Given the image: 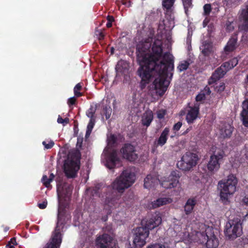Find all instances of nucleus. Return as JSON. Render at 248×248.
Masks as SVG:
<instances>
[{
  "label": "nucleus",
  "mask_w": 248,
  "mask_h": 248,
  "mask_svg": "<svg viewBox=\"0 0 248 248\" xmlns=\"http://www.w3.org/2000/svg\"><path fill=\"white\" fill-rule=\"evenodd\" d=\"M167 110L165 109H160L156 111L157 118L160 120L164 118L165 116L167 114Z\"/></svg>",
  "instance_id": "58836bf2"
},
{
  "label": "nucleus",
  "mask_w": 248,
  "mask_h": 248,
  "mask_svg": "<svg viewBox=\"0 0 248 248\" xmlns=\"http://www.w3.org/2000/svg\"><path fill=\"white\" fill-rule=\"evenodd\" d=\"M185 13L186 15H188L189 10L192 9L194 5L193 4V0H181Z\"/></svg>",
  "instance_id": "2f4dec72"
},
{
  "label": "nucleus",
  "mask_w": 248,
  "mask_h": 248,
  "mask_svg": "<svg viewBox=\"0 0 248 248\" xmlns=\"http://www.w3.org/2000/svg\"><path fill=\"white\" fill-rule=\"evenodd\" d=\"M113 238L110 235L104 233L98 236L95 239L96 248H112Z\"/></svg>",
  "instance_id": "f3484780"
},
{
  "label": "nucleus",
  "mask_w": 248,
  "mask_h": 248,
  "mask_svg": "<svg viewBox=\"0 0 248 248\" xmlns=\"http://www.w3.org/2000/svg\"><path fill=\"white\" fill-rule=\"evenodd\" d=\"M190 63H181L180 64L178 65L177 68L180 72H182L185 70H186L188 67Z\"/></svg>",
  "instance_id": "79ce46f5"
},
{
  "label": "nucleus",
  "mask_w": 248,
  "mask_h": 248,
  "mask_svg": "<svg viewBox=\"0 0 248 248\" xmlns=\"http://www.w3.org/2000/svg\"><path fill=\"white\" fill-rule=\"evenodd\" d=\"M182 125V123L181 122H178L174 124L172 129L174 131H178L180 130Z\"/></svg>",
  "instance_id": "864d4df0"
},
{
  "label": "nucleus",
  "mask_w": 248,
  "mask_h": 248,
  "mask_svg": "<svg viewBox=\"0 0 248 248\" xmlns=\"http://www.w3.org/2000/svg\"><path fill=\"white\" fill-rule=\"evenodd\" d=\"M175 0H162V6L165 10V18L169 21L174 19L173 6Z\"/></svg>",
  "instance_id": "aec40b11"
},
{
  "label": "nucleus",
  "mask_w": 248,
  "mask_h": 248,
  "mask_svg": "<svg viewBox=\"0 0 248 248\" xmlns=\"http://www.w3.org/2000/svg\"><path fill=\"white\" fill-rule=\"evenodd\" d=\"M185 109L186 112V120L188 124H193L200 114V104L197 102L193 104L188 103Z\"/></svg>",
  "instance_id": "f8f14e48"
},
{
  "label": "nucleus",
  "mask_w": 248,
  "mask_h": 248,
  "mask_svg": "<svg viewBox=\"0 0 248 248\" xmlns=\"http://www.w3.org/2000/svg\"><path fill=\"white\" fill-rule=\"evenodd\" d=\"M155 31L153 29H150L149 31V33L148 34V37L143 38V39H149V42L153 43L154 42L153 39L155 37Z\"/></svg>",
  "instance_id": "a19ab883"
},
{
  "label": "nucleus",
  "mask_w": 248,
  "mask_h": 248,
  "mask_svg": "<svg viewBox=\"0 0 248 248\" xmlns=\"http://www.w3.org/2000/svg\"><path fill=\"white\" fill-rule=\"evenodd\" d=\"M236 1L238 2V0H224L223 2V4L225 5L226 7L231 8L235 7L236 5H238V4L235 3Z\"/></svg>",
  "instance_id": "e433bc0d"
},
{
  "label": "nucleus",
  "mask_w": 248,
  "mask_h": 248,
  "mask_svg": "<svg viewBox=\"0 0 248 248\" xmlns=\"http://www.w3.org/2000/svg\"><path fill=\"white\" fill-rule=\"evenodd\" d=\"M147 248H165V247L164 245L155 244L148 246Z\"/></svg>",
  "instance_id": "4d7b16f0"
},
{
  "label": "nucleus",
  "mask_w": 248,
  "mask_h": 248,
  "mask_svg": "<svg viewBox=\"0 0 248 248\" xmlns=\"http://www.w3.org/2000/svg\"><path fill=\"white\" fill-rule=\"evenodd\" d=\"M95 34L98 36L99 40H103L104 38L105 34L103 31L96 30Z\"/></svg>",
  "instance_id": "8fccbe9b"
},
{
  "label": "nucleus",
  "mask_w": 248,
  "mask_h": 248,
  "mask_svg": "<svg viewBox=\"0 0 248 248\" xmlns=\"http://www.w3.org/2000/svg\"><path fill=\"white\" fill-rule=\"evenodd\" d=\"M135 175L134 173L129 170H124L121 174L113 182L111 186L113 190L117 192H114L111 197H107L106 202L110 207L117 206L121 202V194L125 189L130 187L135 182Z\"/></svg>",
  "instance_id": "7ed1b4c3"
},
{
  "label": "nucleus",
  "mask_w": 248,
  "mask_h": 248,
  "mask_svg": "<svg viewBox=\"0 0 248 248\" xmlns=\"http://www.w3.org/2000/svg\"><path fill=\"white\" fill-rule=\"evenodd\" d=\"M172 201V199L170 198H160L151 202V207L154 209L156 208L160 207L161 206L170 203Z\"/></svg>",
  "instance_id": "bb28decb"
},
{
  "label": "nucleus",
  "mask_w": 248,
  "mask_h": 248,
  "mask_svg": "<svg viewBox=\"0 0 248 248\" xmlns=\"http://www.w3.org/2000/svg\"><path fill=\"white\" fill-rule=\"evenodd\" d=\"M225 236L228 239L233 240L242 234V227L241 219L235 218L230 220L227 223L224 230Z\"/></svg>",
  "instance_id": "0eeeda50"
},
{
  "label": "nucleus",
  "mask_w": 248,
  "mask_h": 248,
  "mask_svg": "<svg viewBox=\"0 0 248 248\" xmlns=\"http://www.w3.org/2000/svg\"><path fill=\"white\" fill-rule=\"evenodd\" d=\"M242 111L240 113V117L243 124L248 127V98L242 103Z\"/></svg>",
  "instance_id": "5701e85b"
},
{
  "label": "nucleus",
  "mask_w": 248,
  "mask_h": 248,
  "mask_svg": "<svg viewBox=\"0 0 248 248\" xmlns=\"http://www.w3.org/2000/svg\"><path fill=\"white\" fill-rule=\"evenodd\" d=\"M234 127L230 124L224 123L220 129V134L223 138H229L232 135Z\"/></svg>",
  "instance_id": "a878e982"
},
{
  "label": "nucleus",
  "mask_w": 248,
  "mask_h": 248,
  "mask_svg": "<svg viewBox=\"0 0 248 248\" xmlns=\"http://www.w3.org/2000/svg\"><path fill=\"white\" fill-rule=\"evenodd\" d=\"M246 80H247V82L248 83V75L247 76Z\"/></svg>",
  "instance_id": "0e129e2a"
},
{
  "label": "nucleus",
  "mask_w": 248,
  "mask_h": 248,
  "mask_svg": "<svg viewBox=\"0 0 248 248\" xmlns=\"http://www.w3.org/2000/svg\"><path fill=\"white\" fill-rule=\"evenodd\" d=\"M123 158L130 162H134L138 158L135 146L131 143H124L120 149Z\"/></svg>",
  "instance_id": "4468645a"
},
{
  "label": "nucleus",
  "mask_w": 248,
  "mask_h": 248,
  "mask_svg": "<svg viewBox=\"0 0 248 248\" xmlns=\"http://www.w3.org/2000/svg\"><path fill=\"white\" fill-rule=\"evenodd\" d=\"M76 98L75 96H74L68 99L67 104L68 106L70 107L71 106L75 105L76 103Z\"/></svg>",
  "instance_id": "603ef678"
},
{
  "label": "nucleus",
  "mask_w": 248,
  "mask_h": 248,
  "mask_svg": "<svg viewBox=\"0 0 248 248\" xmlns=\"http://www.w3.org/2000/svg\"><path fill=\"white\" fill-rule=\"evenodd\" d=\"M200 49L204 56H208L211 53L212 49V46L211 43L205 41L201 46Z\"/></svg>",
  "instance_id": "c85d7f7f"
},
{
  "label": "nucleus",
  "mask_w": 248,
  "mask_h": 248,
  "mask_svg": "<svg viewBox=\"0 0 248 248\" xmlns=\"http://www.w3.org/2000/svg\"><path fill=\"white\" fill-rule=\"evenodd\" d=\"M201 92L202 93H204V95L206 96V95H209L211 93V91L210 90V88L208 86H206L205 87L203 90L201 91Z\"/></svg>",
  "instance_id": "6e6d98bb"
},
{
  "label": "nucleus",
  "mask_w": 248,
  "mask_h": 248,
  "mask_svg": "<svg viewBox=\"0 0 248 248\" xmlns=\"http://www.w3.org/2000/svg\"><path fill=\"white\" fill-rule=\"evenodd\" d=\"M224 155V152L221 151L214 153L210 156L207 164V168L209 172L214 173L219 169Z\"/></svg>",
  "instance_id": "9b49d317"
},
{
  "label": "nucleus",
  "mask_w": 248,
  "mask_h": 248,
  "mask_svg": "<svg viewBox=\"0 0 248 248\" xmlns=\"http://www.w3.org/2000/svg\"><path fill=\"white\" fill-rule=\"evenodd\" d=\"M42 143L45 148L46 149H51L54 145V143L53 141H49L48 143H47L46 141H44Z\"/></svg>",
  "instance_id": "3c124183"
},
{
  "label": "nucleus",
  "mask_w": 248,
  "mask_h": 248,
  "mask_svg": "<svg viewBox=\"0 0 248 248\" xmlns=\"http://www.w3.org/2000/svg\"><path fill=\"white\" fill-rule=\"evenodd\" d=\"M112 112V109L110 106L108 105H106L103 108V114L105 116L107 120L111 116Z\"/></svg>",
  "instance_id": "c9c22d12"
},
{
  "label": "nucleus",
  "mask_w": 248,
  "mask_h": 248,
  "mask_svg": "<svg viewBox=\"0 0 248 248\" xmlns=\"http://www.w3.org/2000/svg\"><path fill=\"white\" fill-rule=\"evenodd\" d=\"M140 65L138 73L142 81L148 83L155 78L153 84L156 92L163 95L170 84L174 69V63H139Z\"/></svg>",
  "instance_id": "f257e3e1"
},
{
  "label": "nucleus",
  "mask_w": 248,
  "mask_h": 248,
  "mask_svg": "<svg viewBox=\"0 0 248 248\" xmlns=\"http://www.w3.org/2000/svg\"><path fill=\"white\" fill-rule=\"evenodd\" d=\"M159 181V179L156 176L152 174H148L144 179V187L148 189L154 187L158 185Z\"/></svg>",
  "instance_id": "4be33fe9"
},
{
  "label": "nucleus",
  "mask_w": 248,
  "mask_h": 248,
  "mask_svg": "<svg viewBox=\"0 0 248 248\" xmlns=\"http://www.w3.org/2000/svg\"><path fill=\"white\" fill-rule=\"evenodd\" d=\"M153 118L154 114L153 111L150 109L146 110L141 117L142 125L147 127L149 126L153 120Z\"/></svg>",
  "instance_id": "b1692460"
},
{
  "label": "nucleus",
  "mask_w": 248,
  "mask_h": 248,
  "mask_svg": "<svg viewBox=\"0 0 248 248\" xmlns=\"http://www.w3.org/2000/svg\"><path fill=\"white\" fill-rule=\"evenodd\" d=\"M117 137L114 134H111L108 139V146L110 147H114L117 144Z\"/></svg>",
  "instance_id": "f704fd0d"
},
{
  "label": "nucleus",
  "mask_w": 248,
  "mask_h": 248,
  "mask_svg": "<svg viewBox=\"0 0 248 248\" xmlns=\"http://www.w3.org/2000/svg\"><path fill=\"white\" fill-rule=\"evenodd\" d=\"M199 160L198 155L195 153L186 152L181 158L177 164V167L185 171L189 170L197 164Z\"/></svg>",
  "instance_id": "1a4fd4ad"
},
{
  "label": "nucleus",
  "mask_w": 248,
  "mask_h": 248,
  "mask_svg": "<svg viewBox=\"0 0 248 248\" xmlns=\"http://www.w3.org/2000/svg\"><path fill=\"white\" fill-rule=\"evenodd\" d=\"M114 50H115V49H114V47H111L110 48V54H111V55H113V54H114Z\"/></svg>",
  "instance_id": "bf43d9fd"
},
{
  "label": "nucleus",
  "mask_w": 248,
  "mask_h": 248,
  "mask_svg": "<svg viewBox=\"0 0 248 248\" xmlns=\"http://www.w3.org/2000/svg\"><path fill=\"white\" fill-rule=\"evenodd\" d=\"M238 63H223V64L218 68H217L215 72L212 74L211 77L208 80V84L211 85L216 81L218 80L220 78H223L227 71L236 66Z\"/></svg>",
  "instance_id": "9d476101"
},
{
  "label": "nucleus",
  "mask_w": 248,
  "mask_h": 248,
  "mask_svg": "<svg viewBox=\"0 0 248 248\" xmlns=\"http://www.w3.org/2000/svg\"><path fill=\"white\" fill-rule=\"evenodd\" d=\"M196 203L197 201L195 198H189L187 200L184 206V210L186 215H189L192 213Z\"/></svg>",
  "instance_id": "cd10ccee"
},
{
  "label": "nucleus",
  "mask_w": 248,
  "mask_h": 248,
  "mask_svg": "<svg viewBox=\"0 0 248 248\" xmlns=\"http://www.w3.org/2000/svg\"><path fill=\"white\" fill-rule=\"evenodd\" d=\"M106 166L109 169L115 168L116 164L119 163L120 159L118 156V153L114 149H109L106 155Z\"/></svg>",
  "instance_id": "dca6fc26"
},
{
  "label": "nucleus",
  "mask_w": 248,
  "mask_h": 248,
  "mask_svg": "<svg viewBox=\"0 0 248 248\" xmlns=\"http://www.w3.org/2000/svg\"><path fill=\"white\" fill-rule=\"evenodd\" d=\"M107 217H102V220H103L104 221H106L107 220Z\"/></svg>",
  "instance_id": "e2e57ef3"
},
{
  "label": "nucleus",
  "mask_w": 248,
  "mask_h": 248,
  "mask_svg": "<svg viewBox=\"0 0 248 248\" xmlns=\"http://www.w3.org/2000/svg\"><path fill=\"white\" fill-rule=\"evenodd\" d=\"M237 33H234L229 39L226 45L224 47V50L226 54H228L235 50L238 46Z\"/></svg>",
  "instance_id": "412c9836"
},
{
  "label": "nucleus",
  "mask_w": 248,
  "mask_h": 248,
  "mask_svg": "<svg viewBox=\"0 0 248 248\" xmlns=\"http://www.w3.org/2000/svg\"><path fill=\"white\" fill-rule=\"evenodd\" d=\"M170 132V129L169 127H166L164 129L156 140V144L157 146L162 147L167 143Z\"/></svg>",
  "instance_id": "393cba45"
},
{
  "label": "nucleus",
  "mask_w": 248,
  "mask_h": 248,
  "mask_svg": "<svg viewBox=\"0 0 248 248\" xmlns=\"http://www.w3.org/2000/svg\"><path fill=\"white\" fill-rule=\"evenodd\" d=\"M185 114V111L182 110L180 112V115L181 116L184 115Z\"/></svg>",
  "instance_id": "052dcab7"
},
{
  "label": "nucleus",
  "mask_w": 248,
  "mask_h": 248,
  "mask_svg": "<svg viewBox=\"0 0 248 248\" xmlns=\"http://www.w3.org/2000/svg\"><path fill=\"white\" fill-rule=\"evenodd\" d=\"M225 89V85L224 82H221L219 84L218 86H217L216 88V90L217 93H219L223 92Z\"/></svg>",
  "instance_id": "a18cd8bd"
},
{
  "label": "nucleus",
  "mask_w": 248,
  "mask_h": 248,
  "mask_svg": "<svg viewBox=\"0 0 248 248\" xmlns=\"http://www.w3.org/2000/svg\"><path fill=\"white\" fill-rule=\"evenodd\" d=\"M161 59H163V61H158L157 62H174V57L172 55V54L170 53L169 52H166L163 53V51L162 52V54Z\"/></svg>",
  "instance_id": "473e14b6"
},
{
  "label": "nucleus",
  "mask_w": 248,
  "mask_h": 248,
  "mask_svg": "<svg viewBox=\"0 0 248 248\" xmlns=\"http://www.w3.org/2000/svg\"><path fill=\"white\" fill-rule=\"evenodd\" d=\"M211 231L209 228L205 232H197L198 242L200 244H205L207 248H217L219 245L218 238L214 232L209 233Z\"/></svg>",
  "instance_id": "6e6552de"
},
{
  "label": "nucleus",
  "mask_w": 248,
  "mask_h": 248,
  "mask_svg": "<svg viewBox=\"0 0 248 248\" xmlns=\"http://www.w3.org/2000/svg\"><path fill=\"white\" fill-rule=\"evenodd\" d=\"M9 248H15L14 246H10Z\"/></svg>",
  "instance_id": "69168bd1"
},
{
  "label": "nucleus",
  "mask_w": 248,
  "mask_h": 248,
  "mask_svg": "<svg viewBox=\"0 0 248 248\" xmlns=\"http://www.w3.org/2000/svg\"><path fill=\"white\" fill-rule=\"evenodd\" d=\"M81 89H82V86L80 84V83L77 84L74 87V93L75 95L77 97H79L82 96V95H83L82 93L80 92V91L81 90Z\"/></svg>",
  "instance_id": "4c0bfd02"
},
{
  "label": "nucleus",
  "mask_w": 248,
  "mask_h": 248,
  "mask_svg": "<svg viewBox=\"0 0 248 248\" xmlns=\"http://www.w3.org/2000/svg\"><path fill=\"white\" fill-rule=\"evenodd\" d=\"M63 167L65 174L68 178H75L79 169V165L77 161L69 157L65 161Z\"/></svg>",
  "instance_id": "ddd939ff"
},
{
  "label": "nucleus",
  "mask_w": 248,
  "mask_h": 248,
  "mask_svg": "<svg viewBox=\"0 0 248 248\" xmlns=\"http://www.w3.org/2000/svg\"><path fill=\"white\" fill-rule=\"evenodd\" d=\"M205 96L204 95V93H202V92H201L200 93H199L196 96V102L198 103V102L202 101V100H204L205 99Z\"/></svg>",
  "instance_id": "de8ad7c7"
},
{
  "label": "nucleus",
  "mask_w": 248,
  "mask_h": 248,
  "mask_svg": "<svg viewBox=\"0 0 248 248\" xmlns=\"http://www.w3.org/2000/svg\"><path fill=\"white\" fill-rule=\"evenodd\" d=\"M47 205V202L46 200L44 201L42 203H38V207L41 209H45Z\"/></svg>",
  "instance_id": "5fc2aeb1"
},
{
  "label": "nucleus",
  "mask_w": 248,
  "mask_h": 248,
  "mask_svg": "<svg viewBox=\"0 0 248 248\" xmlns=\"http://www.w3.org/2000/svg\"><path fill=\"white\" fill-rule=\"evenodd\" d=\"M212 10L211 5L210 4H205L203 6V15L208 16Z\"/></svg>",
  "instance_id": "ea45409f"
},
{
  "label": "nucleus",
  "mask_w": 248,
  "mask_h": 248,
  "mask_svg": "<svg viewBox=\"0 0 248 248\" xmlns=\"http://www.w3.org/2000/svg\"><path fill=\"white\" fill-rule=\"evenodd\" d=\"M237 183L238 180L233 175H229L227 179L218 181L217 189L219 191L220 201L223 204H229V197L236 191Z\"/></svg>",
  "instance_id": "39448f33"
},
{
  "label": "nucleus",
  "mask_w": 248,
  "mask_h": 248,
  "mask_svg": "<svg viewBox=\"0 0 248 248\" xmlns=\"http://www.w3.org/2000/svg\"><path fill=\"white\" fill-rule=\"evenodd\" d=\"M95 123V119H90L89 122L88 124L87 130L86 132L85 137H89L94 127Z\"/></svg>",
  "instance_id": "72a5a7b5"
},
{
  "label": "nucleus",
  "mask_w": 248,
  "mask_h": 248,
  "mask_svg": "<svg viewBox=\"0 0 248 248\" xmlns=\"http://www.w3.org/2000/svg\"><path fill=\"white\" fill-rule=\"evenodd\" d=\"M107 23L106 26L107 28H109L112 27V23L114 21V18L112 16L108 15L107 17Z\"/></svg>",
  "instance_id": "37998d69"
},
{
  "label": "nucleus",
  "mask_w": 248,
  "mask_h": 248,
  "mask_svg": "<svg viewBox=\"0 0 248 248\" xmlns=\"http://www.w3.org/2000/svg\"><path fill=\"white\" fill-rule=\"evenodd\" d=\"M65 215V209L63 208H59L56 226L52 233L50 242L47 243L44 248H60L62 241L61 229L63 228L65 223L64 221Z\"/></svg>",
  "instance_id": "423d86ee"
},
{
  "label": "nucleus",
  "mask_w": 248,
  "mask_h": 248,
  "mask_svg": "<svg viewBox=\"0 0 248 248\" xmlns=\"http://www.w3.org/2000/svg\"><path fill=\"white\" fill-rule=\"evenodd\" d=\"M162 222L161 217L158 214L153 215L146 221L142 220L141 226L134 230L133 244L136 248H141L146 243V240L149 236V231L158 226Z\"/></svg>",
  "instance_id": "20e7f679"
},
{
  "label": "nucleus",
  "mask_w": 248,
  "mask_h": 248,
  "mask_svg": "<svg viewBox=\"0 0 248 248\" xmlns=\"http://www.w3.org/2000/svg\"><path fill=\"white\" fill-rule=\"evenodd\" d=\"M239 18L241 22L239 29L246 34L248 32V5L241 10Z\"/></svg>",
  "instance_id": "a211bd4d"
},
{
  "label": "nucleus",
  "mask_w": 248,
  "mask_h": 248,
  "mask_svg": "<svg viewBox=\"0 0 248 248\" xmlns=\"http://www.w3.org/2000/svg\"><path fill=\"white\" fill-rule=\"evenodd\" d=\"M246 158H248V155H246Z\"/></svg>",
  "instance_id": "338daca9"
},
{
  "label": "nucleus",
  "mask_w": 248,
  "mask_h": 248,
  "mask_svg": "<svg viewBox=\"0 0 248 248\" xmlns=\"http://www.w3.org/2000/svg\"><path fill=\"white\" fill-rule=\"evenodd\" d=\"M191 127H190V128H187V129L186 130V131L184 132V133H185V134L189 132V131L190 130V129H191Z\"/></svg>",
  "instance_id": "680f3d73"
},
{
  "label": "nucleus",
  "mask_w": 248,
  "mask_h": 248,
  "mask_svg": "<svg viewBox=\"0 0 248 248\" xmlns=\"http://www.w3.org/2000/svg\"><path fill=\"white\" fill-rule=\"evenodd\" d=\"M184 62H187L186 61H184Z\"/></svg>",
  "instance_id": "774afa93"
},
{
  "label": "nucleus",
  "mask_w": 248,
  "mask_h": 248,
  "mask_svg": "<svg viewBox=\"0 0 248 248\" xmlns=\"http://www.w3.org/2000/svg\"><path fill=\"white\" fill-rule=\"evenodd\" d=\"M179 173L177 170L171 171L167 179L161 183V186L166 189L176 187L179 184Z\"/></svg>",
  "instance_id": "2eb2a0df"
},
{
  "label": "nucleus",
  "mask_w": 248,
  "mask_h": 248,
  "mask_svg": "<svg viewBox=\"0 0 248 248\" xmlns=\"http://www.w3.org/2000/svg\"><path fill=\"white\" fill-rule=\"evenodd\" d=\"M116 2L118 5H119L120 3H121L127 7H130L132 4L131 2L127 0H121V1L117 0Z\"/></svg>",
  "instance_id": "c03bdc74"
},
{
  "label": "nucleus",
  "mask_w": 248,
  "mask_h": 248,
  "mask_svg": "<svg viewBox=\"0 0 248 248\" xmlns=\"http://www.w3.org/2000/svg\"><path fill=\"white\" fill-rule=\"evenodd\" d=\"M233 22L227 21L226 23V29L228 31H232L234 29Z\"/></svg>",
  "instance_id": "49530a36"
},
{
  "label": "nucleus",
  "mask_w": 248,
  "mask_h": 248,
  "mask_svg": "<svg viewBox=\"0 0 248 248\" xmlns=\"http://www.w3.org/2000/svg\"><path fill=\"white\" fill-rule=\"evenodd\" d=\"M98 106L99 105L97 104L91 105L90 108L87 110L86 115L90 119H95L94 115Z\"/></svg>",
  "instance_id": "c756f323"
},
{
  "label": "nucleus",
  "mask_w": 248,
  "mask_h": 248,
  "mask_svg": "<svg viewBox=\"0 0 248 248\" xmlns=\"http://www.w3.org/2000/svg\"><path fill=\"white\" fill-rule=\"evenodd\" d=\"M129 68V63H117L116 65L115 69L116 72L124 75L123 81L124 83H129L130 80Z\"/></svg>",
  "instance_id": "6ab92c4d"
},
{
  "label": "nucleus",
  "mask_w": 248,
  "mask_h": 248,
  "mask_svg": "<svg viewBox=\"0 0 248 248\" xmlns=\"http://www.w3.org/2000/svg\"><path fill=\"white\" fill-rule=\"evenodd\" d=\"M149 39H142L136 45L137 62H157L163 52V42L155 39L153 43Z\"/></svg>",
  "instance_id": "f03ea898"
},
{
  "label": "nucleus",
  "mask_w": 248,
  "mask_h": 248,
  "mask_svg": "<svg viewBox=\"0 0 248 248\" xmlns=\"http://www.w3.org/2000/svg\"><path fill=\"white\" fill-rule=\"evenodd\" d=\"M11 242L14 244H16V239L15 238H13L11 239Z\"/></svg>",
  "instance_id": "13d9d810"
},
{
  "label": "nucleus",
  "mask_w": 248,
  "mask_h": 248,
  "mask_svg": "<svg viewBox=\"0 0 248 248\" xmlns=\"http://www.w3.org/2000/svg\"><path fill=\"white\" fill-rule=\"evenodd\" d=\"M55 177L53 173H50L49 178L46 175H44L42 178V182L45 186L47 188L51 187L50 183L53 180Z\"/></svg>",
  "instance_id": "7c9ffc66"
},
{
  "label": "nucleus",
  "mask_w": 248,
  "mask_h": 248,
  "mask_svg": "<svg viewBox=\"0 0 248 248\" xmlns=\"http://www.w3.org/2000/svg\"><path fill=\"white\" fill-rule=\"evenodd\" d=\"M69 120L68 118H66L65 119L62 118L61 117L59 116L57 119V122L59 124H62L64 125L66 124H67L69 123Z\"/></svg>",
  "instance_id": "09e8293b"
}]
</instances>
